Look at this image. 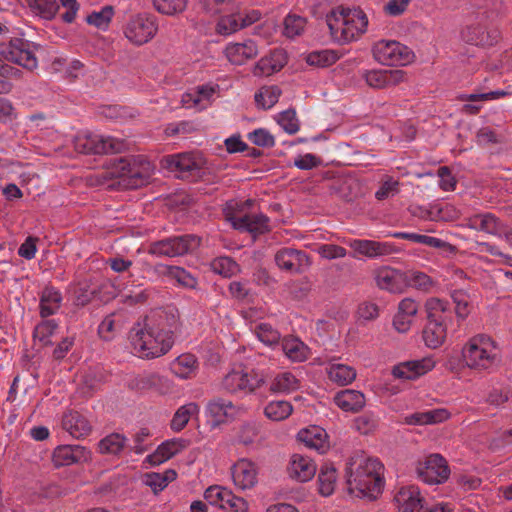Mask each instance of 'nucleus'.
<instances>
[{
	"label": "nucleus",
	"mask_w": 512,
	"mask_h": 512,
	"mask_svg": "<svg viewBox=\"0 0 512 512\" xmlns=\"http://www.w3.org/2000/svg\"><path fill=\"white\" fill-rule=\"evenodd\" d=\"M384 466L363 451L352 453L345 464V479L350 494L376 499L384 487Z\"/></svg>",
	"instance_id": "obj_1"
},
{
	"label": "nucleus",
	"mask_w": 512,
	"mask_h": 512,
	"mask_svg": "<svg viewBox=\"0 0 512 512\" xmlns=\"http://www.w3.org/2000/svg\"><path fill=\"white\" fill-rule=\"evenodd\" d=\"M297 438L300 442L310 449H314L323 454L329 449L327 432L319 426H311L301 429Z\"/></svg>",
	"instance_id": "obj_29"
},
{
	"label": "nucleus",
	"mask_w": 512,
	"mask_h": 512,
	"mask_svg": "<svg viewBox=\"0 0 512 512\" xmlns=\"http://www.w3.org/2000/svg\"><path fill=\"white\" fill-rule=\"evenodd\" d=\"M126 437L119 433H111L98 443L99 452L102 454H119L126 445Z\"/></svg>",
	"instance_id": "obj_54"
},
{
	"label": "nucleus",
	"mask_w": 512,
	"mask_h": 512,
	"mask_svg": "<svg viewBox=\"0 0 512 512\" xmlns=\"http://www.w3.org/2000/svg\"><path fill=\"white\" fill-rule=\"evenodd\" d=\"M333 400L338 408L351 413L359 412L366 404L365 395L353 389H345L337 392Z\"/></svg>",
	"instance_id": "obj_31"
},
{
	"label": "nucleus",
	"mask_w": 512,
	"mask_h": 512,
	"mask_svg": "<svg viewBox=\"0 0 512 512\" xmlns=\"http://www.w3.org/2000/svg\"><path fill=\"white\" fill-rule=\"evenodd\" d=\"M286 63V53L281 49H275L256 63L253 74L258 77L270 76L280 71Z\"/></svg>",
	"instance_id": "obj_26"
},
{
	"label": "nucleus",
	"mask_w": 512,
	"mask_h": 512,
	"mask_svg": "<svg viewBox=\"0 0 512 512\" xmlns=\"http://www.w3.org/2000/svg\"><path fill=\"white\" fill-rule=\"evenodd\" d=\"M177 477L176 471L169 469L166 470L164 473H148L145 476V483L151 489L157 493L159 491H162L167 485L174 481Z\"/></svg>",
	"instance_id": "obj_58"
},
{
	"label": "nucleus",
	"mask_w": 512,
	"mask_h": 512,
	"mask_svg": "<svg viewBox=\"0 0 512 512\" xmlns=\"http://www.w3.org/2000/svg\"><path fill=\"white\" fill-rule=\"evenodd\" d=\"M26 2L32 13L44 20H53L60 8L57 0H26Z\"/></svg>",
	"instance_id": "obj_49"
},
{
	"label": "nucleus",
	"mask_w": 512,
	"mask_h": 512,
	"mask_svg": "<svg viewBox=\"0 0 512 512\" xmlns=\"http://www.w3.org/2000/svg\"><path fill=\"white\" fill-rule=\"evenodd\" d=\"M165 167L171 172L178 173V177L185 178L194 171L202 168V159L192 153H180L164 158Z\"/></svg>",
	"instance_id": "obj_17"
},
{
	"label": "nucleus",
	"mask_w": 512,
	"mask_h": 512,
	"mask_svg": "<svg viewBox=\"0 0 512 512\" xmlns=\"http://www.w3.org/2000/svg\"><path fill=\"white\" fill-rule=\"evenodd\" d=\"M62 426L75 438L87 436L91 431L90 422L85 416L76 411H70L63 416Z\"/></svg>",
	"instance_id": "obj_38"
},
{
	"label": "nucleus",
	"mask_w": 512,
	"mask_h": 512,
	"mask_svg": "<svg viewBox=\"0 0 512 512\" xmlns=\"http://www.w3.org/2000/svg\"><path fill=\"white\" fill-rule=\"evenodd\" d=\"M274 260L280 270L291 274H302L311 266L310 256L292 247L279 249L274 255Z\"/></svg>",
	"instance_id": "obj_13"
},
{
	"label": "nucleus",
	"mask_w": 512,
	"mask_h": 512,
	"mask_svg": "<svg viewBox=\"0 0 512 512\" xmlns=\"http://www.w3.org/2000/svg\"><path fill=\"white\" fill-rule=\"evenodd\" d=\"M211 270L223 277L229 278L240 271L239 265L230 257L221 256L213 259L210 263Z\"/></svg>",
	"instance_id": "obj_57"
},
{
	"label": "nucleus",
	"mask_w": 512,
	"mask_h": 512,
	"mask_svg": "<svg viewBox=\"0 0 512 512\" xmlns=\"http://www.w3.org/2000/svg\"><path fill=\"white\" fill-rule=\"evenodd\" d=\"M419 305L412 298H404L398 305V311L393 319L394 328L400 333H406L418 313Z\"/></svg>",
	"instance_id": "obj_27"
},
{
	"label": "nucleus",
	"mask_w": 512,
	"mask_h": 512,
	"mask_svg": "<svg viewBox=\"0 0 512 512\" xmlns=\"http://www.w3.org/2000/svg\"><path fill=\"white\" fill-rule=\"evenodd\" d=\"M367 85L375 89H384L398 85L405 80V72L403 70H366L363 72Z\"/></svg>",
	"instance_id": "obj_20"
},
{
	"label": "nucleus",
	"mask_w": 512,
	"mask_h": 512,
	"mask_svg": "<svg viewBox=\"0 0 512 512\" xmlns=\"http://www.w3.org/2000/svg\"><path fill=\"white\" fill-rule=\"evenodd\" d=\"M74 148L83 154L118 153L125 148L124 141L112 136L79 132L73 140Z\"/></svg>",
	"instance_id": "obj_7"
},
{
	"label": "nucleus",
	"mask_w": 512,
	"mask_h": 512,
	"mask_svg": "<svg viewBox=\"0 0 512 512\" xmlns=\"http://www.w3.org/2000/svg\"><path fill=\"white\" fill-rule=\"evenodd\" d=\"M129 338L133 353L140 358L147 359L165 355L174 343V340H170L164 334H157L146 325L143 328L132 330Z\"/></svg>",
	"instance_id": "obj_5"
},
{
	"label": "nucleus",
	"mask_w": 512,
	"mask_h": 512,
	"mask_svg": "<svg viewBox=\"0 0 512 512\" xmlns=\"http://www.w3.org/2000/svg\"><path fill=\"white\" fill-rule=\"evenodd\" d=\"M57 329L58 323L55 320H44L35 327L33 335L43 345H50L52 343L51 337Z\"/></svg>",
	"instance_id": "obj_64"
},
{
	"label": "nucleus",
	"mask_w": 512,
	"mask_h": 512,
	"mask_svg": "<svg viewBox=\"0 0 512 512\" xmlns=\"http://www.w3.org/2000/svg\"><path fill=\"white\" fill-rule=\"evenodd\" d=\"M427 320L449 325L452 322V312L448 301L437 297L428 298L425 302Z\"/></svg>",
	"instance_id": "obj_34"
},
{
	"label": "nucleus",
	"mask_w": 512,
	"mask_h": 512,
	"mask_svg": "<svg viewBox=\"0 0 512 512\" xmlns=\"http://www.w3.org/2000/svg\"><path fill=\"white\" fill-rule=\"evenodd\" d=\"M283 26V34L288 38H294L305 30L306 19L296 14H288L284 19Z\"/></svg>",
	"instance_id": "obj_61"
},
{
	"label": "nucleus",
	"mask_w": 512,
	"mask_h": 512,
	"mask_svg": "<svg viewBox=\"0 0 512 512\" xmlns=\"http://www.w3.org/2000/svg\"><path fill=\"white\" fill-rule=\"evenodd\" d=\"M215 94V88L209 85L198 86L182 96V104L186 108L203 110L210 105L211 98Z\"/></svg>",
	"instance_id": "obj_33"
},
{
	"label": "nucleus",
	"mask_w": 512,
	"mask_h": 512,
	"mask_svg": "<svg viewBox=\"0 0 512 512\" xmlns=\"http://www.w3.org/2000/svg\"><path fill=\"white\" fill-rule=\"evenodd\" d=\"M227 60L233 65H243L258 54L256 43L248 39L244 42L228 43L224 49Z\"/></svg>",
	"instance_id": "obj_24"
},
{
	"label": "nucleus",
	"mask_w": 512,
	"mask_h": 512,
	"mask_svg": "<svg viewBox=\"0 0 512 512\" xmlns=\"http://www.w3.org/2000/svg\"><path fill=\"white\" fill-rule=\"evenodd\" d=\"M375 60L383 65H406L413 59V52L395 40H380L373 46Z\"/></svg>",
	"instance_id": "obj_9"
},
{
	"label": "nucleus",
	"mask_w": 512,
	"mask_h": 512,
	"mask_svg": "<svg viewBox=\"0 0 512 512\" xmlns=\"http://www.w3.org/2000/svg\"><path fill=\"white\" fill-rule=\"evenodd\" d=\"M337 483V471L329 464H325L321 467L318 475V491L324 496H331L336 487Z\"/></svg>",
	"instance_id": "obj_48"
},
{
	"label": "nucleus",
	"mask_w": 512,
	"mask_h": 512,
	"mask_svg": "<svg viewBox=\"0 0 512 512\" xmlns=\"http://www.w3.org/2000/svg\"><path fill=\"white\" fill-rule=\"evenodd\" d=\"M89 459L90 452L80 445H60L52 453V462L57 468L86 462Z\"/></svg>",
	"instance_id": "obj_18"
},
{
	"label": "nucleus",
	"mask_w": 512,
	"mask_h": 512,
	"mask_svg": "<svg viewBox=\"0 0 512 512\" xmlns=\"http://www.w3.org/2000/svg\"><path fill=\"white\" fill-rule=\"evenodd\" d=\"M154 172V165L144 155H133L110 160L101 176L120 178L129 188L144 185Z\"/></svg>",
	"instance_id": "obj_4"
},
{
	"label": "nucleus",
	"mask_w": 512,
	"mask_h": 512,
	"mask_svg": "<svg viewBox=\"0 0 512 512\" xmlns=\"http://www.w3.org/2000/svg\"><path fill=\"white\" fill-rule=\"evenodd\" d=\"M52 67L55 71H59L65 74L66 77L71 79L78 78L84 69V65L79 60L73 59L71 61H67L64 58H56L52 62Z\"/></svg>",
	"instance_id": "obj_60"
},
{
	"label": "nucleus",
	"mask_w": 512,
	"mask_h": 512,
	"mask_svg": "<svg viewBox=\"0 0 512 512\" xmlns=\"http://www.w3.org/2000/svg\"><path fill=\"white\" fill-rule=\"evenodd\" d=\"M188 446V441L177 438L163 442L156 451L146 457V461L151 465H159Z\"/></svg>",
	"instance_id": "obj_32"
},
{
	"label": "nucleus",
	"mask_w": 512,
	"mask_h": 512,
	"mask_svg": "<svg viewBox=\"0 0 512 512\" xmlns=\"http://www.w3.org/2000/svg\"><path fill=\"white\" fill-rule=\"evenodd\" d=\"M145 325L157 334H164L173 340L174 331L178 326V317L173 310L157 309L146 317Z\"/></svg>",
	"instance_id": "obj_16"
},
{
	"label": "nucleus",
	"mask_w": 512,
	"mask_h": 512,
	"mask_svg": "<svg viewBox=\"0 0 512 512\" xmlns=\"http://www.w3.org/2000/svg\"><path fill=\"white\" fill-rule=\"evenodd\" d=\"M434 366L435 362L429 357L411 360L396 365L392 370V374L396 378L414 380L431 371Z\"/></svg>",
	"instance_id": "obj_23"
},
{
	"label": "nucleus",
	"mask_w": 512,
	"mask_h": 512,
	"mask_svg": "<svg viewBox=\"0 0 512 512\" xmlns=\"http://www.w3.org/2000/svg\"><path fill=\"white\" fill-rule=\"evenodd\" d=\"M462 38L473 45L492 46L498 42L500 33L496 29L487 30L481 25H471L462 31Z\"/></svg>",
	"instance_id": "obj_30"
},
{
	"label": "nucleus",
	"mask_w": 512,
	"mask_h": 512,
	"mask_svg": "<svg viewBox=\"0 0 512 512\" xmlns=\"http://www.w3.org/2000/svg\"><path fill=\"white\" fill-rule=\"evenodd\" d=\"M281 89L278 86H264L255 93V102L263 109L272 108L279 100Z\"/></svg>",
	"instance_id": "obj_55"
},
{
	"label": "nucleus",
	"mask_w": 512,
	"mask_h": 512,
	"mask_svg": "<svg viewBox=\"0 0 512 512\" xmlns=\"http://www.w3.org/2000/svg\"><path fill=\"white\" fill-rule=\"evenodd\" d=\"M124 325V316L122 313L115 312L107 315L98 327V333L104 340H111Z\"/></svg>",
	"instance_id": "obj_47"
},
{
	"label": "nucleus",
	"mask_w": 512,
	"mask_h": 512,
	"mask_svg": "<svg viewBox=\"0 0 512 512\" xmlns=\"http://www.w3.org/2000/svg\"><path fill=\"white\" fill-rule=\"evenodd\" d=\"M124 37L134 46H142L150 42L158 32L156 18L148 13L130 16L122 26Z\"/></svg>",
	"instance_id": "obj_6"
},
{
	"label": "nucleus",
	"mask_w": 512,
	"mask_h": 512,
	"mask_svg": "<svg viewBox=\"0 0 512 512\" xmlns=\"http://www.w3.org/2000/svg\"><path fill=\"white\" fill-rule=\"evenodd\" d=\"M268 218L263 214H247L232 218L233 226L238 230L247 231L253 235L263 234L268 230Z\"/></svg>",
	"instance_id": "obj_35"
},
{
	"label": "nucleus",
	"mask_w": 512,
	"mask_h": 512,
	"mask_svg": "<svg viewBox=\"0 0 512 512\" xmlns=\"http://www.w3.org/2000/svg\"><path fill=\"white\" fill-rule=\"evenodd\" d=\"M199 368L197 358L190 353L181 354L171 363V370L180 379H191Z\"/></svg>",
	"instance_id": "obj_40"
},
{
	"label": "nucleus",
	"mask_w": 512,
	"mask_h": 512,
	"mask_svg": "<svg viewBox=\"0 0 512 512\" xmlns=\"http://www.w3.org/2000/svg\"><path fill=\"white\" fill-rule=\"evenodd\" d=\"M262 384V378L241 367L232 369L225 375L222 381V387L229 393L249 394Z\"/></svg>",
	"instance_id": "obj_12"
},
{
	"label": "nucleus",
	"mask_w": 512,
	"mask_h": 512,
	"mask_svg": "<svg viewBox=\"0 0 512 512\" xmlns=\"http://www.w3.org/2000/svg\"><path fill=\"white\" fill-rule=\"evenodd\" d=\"M465 367L476 372H492L501 362L500 349L487 334H476L469 338L461 350Z\"/></svg>",
	"instance_id": "obj_2"
},
{
	"label": "nucleus",
	"mask_w": 512,
	"mask_h": 512,
	"mask_svg": "<svg viewBox=\"0 0 512 512\" xmlns=\"http://www.w3.org/2000/svg\"><path fill=\"white\" fill-rule=\"evenodd\" d=\"M328 378L339 386H347L356 378V370L346 364H331L326 368Z\"/></svg>",
	"instance_id": "obj_46"
},
{
	"label": "nucleus",
	"mask_w": 512,
	"mask_h": 512,
	"mask_svg": "<svg viewBox=\"0 0 512 512\" xmlns=\"http://www.w3.org/2000/svg\"><path fill=\"white\" fill-rule=\"evenodd\" d=\"M417 477L430 485L444 483L450 475L447 461L440 454H431L416 465Z\"/></svg>",
	"instance_id": "obj_11"
},
{
	"label": "nucleus",
	"mask_w": 512,
	"mask_h": 512,
	"mask_svg": "<svg viewBox=\"0 0 512 512\" xmlns=\"http://www.w3.org/2000/svg\"><path fill=\"white\" fill-rule=\"evenodd\" d=\"M231 473L234 485L240 490L252 489L257 484V468L250 460H238L232 466Z\"/></svg>",
	"instance_id": "obj_21"
},
{
	"label": "nucleus",
	"mask_w": 512,
	"mask_h": 512,
	"mask_svg": "<svg viewBox=\"0 0 512 512\" xmlns=\"http://www.w3.org/2000/svg\"><path fill=\"white\" fill-rule=\"evenodd\" d=\"M254 331L257 338L267 346L277 345L281 340L280 333L268 323L256 325Z\"/></svg>",
	"instance_id": "obj_63"
},
{
	"label": "nucleus",
	"mask_w": 512,
	"mask_h": 512,
	"mask_svg": "<svg viewBox=\"0 0 512 512\" xmlns=\"http://www.w3.org/2000/svg\"><path fill=\"white\" fill-rule=\"evenodd\" d=\"M336 191L345 201L351 202L363 195L360 181L354 177H346L340 180Z\"/></svg>",
	"instance_id": "obj_51"
},
{
	"label": "nucleus",
	"mask_w": 512,
	"mask_h": 512,
	"mask_svg": "<svg viewBox=\"0 0 512 512\" xmlns=\"http://www.w3.org/2000/svg\"><path fill=\"white\" fill-rule=\"evenodd\" d=\"M450 417V413L444 408L415 412L405 416L407 425H434L444 422Z\"/></svg>",
	"instance_id": "obj_37"
},
{
	"label": "nucleus",
	"mask_w": 512,
	"mask_h": 512,
	"mask_svg": "<svg viewBox=\"0 0 512 512\" xmlns=\"http://www.w3.org/2000/svg\"><path fill=\"white\" fill-rule=\"evenodd\" d=\"M463 225L478 232H484L493 236L502 237V222L498 217L489 212L477 213L466 217L464 219Z\"/></svg>",
	"instance_id": "obj_19"
},
{
	"label": "nucleus",
	"mask_w": 512,
	"mask_h": 512,
	"mask_svg": "<svg viewBox=\"0 0 512 512\" xmlns=\"http://www.w3.org/2000/svg\"><path fill=\"white\" fill-rule=\"evenodd\" d=\"M0 55L5 61L22 66L29 71L38 66L31 44L24 39L15 38L9 43L0 44Z\"/></svg>",
	"instance_id": "obj_10"
},
{
	"label": "nucleus",
	"mask_w": 512,
	"mask_h": 512,
	"mask_svg": "<svg viewBox=\"0 0 512 512\" xmlns=\"http://www.w3.org/2000/svg\"><path fill=\"white\" fill-rule=\"evenodd\" d=\"M154 9L166 16L182 14L188 5V0H152Z\"/></svg>",
	"instance_id": "obj_56"
},
{
	"label": "nucleus",
	"mask_w": 512,
	"mask_h": 512,
	"mask_svg": "<svg viewBox=\"0 0 512 512\" xmlns=\"http://www.w3.org/2000/svg\"><path fill=\"white\" fill-rule=\"evenodd\" d=\"M230 493L231 490L226 487L213 485L206 489L204 497L209 504L222 509L229 500Z\"/></svg>",
	"instance_id": "obj_62"
},
{
	"label": "nucleus",
	"mask_w": 512,
	"mask_h": 512,
	"mask_svg": "<svg viewBox=\"0 0 512 512\" xmlns=\"http://www.w3.org/2000/svg\"><path fill=\"white\" fill-rule=\"evenodd\" d=\"M200 243L201 239L192 234L175 236L152 242L148 253L157 257H177L194 251Z\"/></svg>",
	"instance_id": "obj_8"
},
{
	"label": "nucleus",
	"mask_w": 512,
	"mask_h": 512,
	"mask_svg": "<svg viewBox=\"0 0 512 512\" xmlns=\"http://www.w3.org/2000/svg\"><path fill=\"white\" fill-rule=\"evenodd\" d=\"M134 386L139 390H154L159 394H167L172 389L171 381L158 373H145L134 380Z\"/></svg>",
	"instance_id": "obj_36"
},
{
	"label": "nucleus",
	"mask_w": 512,
	"mask_h": 512,
	"mask_svg": "<svg viewBox=\"0 0 512 512\" xmlns=\"http://www.w3.org/2000/svg\"><path fill=\"white\" fill-rule=\"evenodd\" d=\"M406 276V287H412L423 293L435 292L438 288L437 280L433 279L428 274L412 270L405 273Z\"/></svg>",
	"instance_id": "obj_44"
},
{
	"label": "nucleus",
	"mask_w": 512,
	"mask_h": 512,
	"mask_svg": "<svg viewBox=\"0 0 512 512\" xmlns=\"http://www.w3.org/2000/svg\"><path fill=\"white\" fill-rule=\"evenodd\" d=\"M448 325L437 322L427 321L423 330V340L429 348H438L441 346L447 336Z\"/></svg>",
	"instance_id": "obj_45"
},
{
	"label": "nucleus",
	"mask_w": 512,
	"mask_h": 512,
	"mask_svg": "<svg viewBox=\"0 0 512 512\" xmlns=\"http://www.w3.org/2000/svg\"><path fill=\"white\" fill-rule=\"evenodd\" d=\"M348 246L353 250L352 257L357 258L358 255L367 258H379L397 253L398 250L392 242H379L367 239H352L347 242Z\"/></svg>",
	"instance_id": "obj_14"
},
{
	"label": "nucleus",
	"mask_w": 512,
	"mask_h": 512,
	"mask_svg": "<svg viewBox=\"0 0 512 512\" xmlns=\"http://www.w3.org/2000/svg\"><path fill=\"white\" fill-rule=\"evenodd\" d=\"M293 411L289 401L278 400L269 402L264 408V414L272 421H282L288 418Z\"/></svg>",
	"instance_id": "obj_53"
},
{
	"label": "nucleus",
	"mask_w": 512,
	"mask_h": 512,
	"mask_svg": "<svg viewBox=\"0 0 512 512\" xmlns=\"http://www.w3.org/2000/svg\"><path fill=\"white\" fill-rule=\"evenodd\" d=\"M316 470L317 467L313 460L301 454H293L287 468L289 476L299 482L312 479Z\"/></svg>",
	"instance_id": "obj_25"
},
{
	"label": "nucleus",
	"mask_w": 512,
	"mask_h": 512,
	"mask_svg": "<svg viewBox=\"0 0 512 512\" xmlns=\"http://www.w3.org/2000/svg\"><path fill=\"white\" fill-rule=\"evenodd\" d=\"M331 37L340 44L357 40L367 30L368 18L358 8L338 7L326 17Z\"/></svg>",
	"instance_id": "obj_3"
},
{
	"label": "nucleus",
	"mask_w": 512,
	"mask_h": 512,
	"mask_svg": "<svg viewBox=\"0 0 512 512\" xmlns=\"http://www.w3.org/2000/svg\"><path fill=\"white\" fill-rule=\"evenodd\" d=\"M154 271L159 275H164L175 280L178 284L186 288H195L197 285L196 278L179 266L157 264L154 267Z\"/></svg>",
	"instance_id": "obj_41"
},
{
	"label": "nucleus",
	"mask_w": 512,
	"mask_h": 512,
	"mask_svg": "<svg viewBox=\"0 0 512 512\" xmlns=\"http://www.w3.org/2000/svg\"><path fill=\"white\" fill-rule=\"evenodd\" d=\"M198 413L199 406L194 402L179 407L171 420V429L176 432L181 431L187 425L190 418Z\"/></svg>",
	"instance_id": "obj_52"
},
{
	"label": "nucleus",
	"mask_w": 512,
	"mask_h": 512,
	"mask_svg": "<svg viewBox=\"0 0 512 512\" xmlns=\"http://www.w3.org/2000/svg\"><path fill=\"white\" fill-rule=\"evenodd\" d=\"M400 192V182L398 179L384 175L379 183V188L375 192V198L378 201H383L394 197Z\"/></svg>",
	"instance_id": "obj_59"
},
{
	"label": "nucleus",
	"mask_w": 512,
	"mask_h": 512,
	"mask_svg": "<svg viewBox=\"0 0 512 512\" xmlns=\"http://www.w3.org/2000/svg\"><path fill=\"white\" fill-rule=\"evenodd\" d=\"M281 346L285 356L292 362H303L310 355L309 347L296 337H284L281 340Z\"/></svg>",
	"instance_id": "obj_43"
},
{
	"label": "nucleus",
	"mask_w": 512,
	"mask_h": 512,
	"mask_svg": "<svg viewBox=\"0 0 512 512\" xmlns=\"http://www.w3.org/2000/svg\"><path fill=\"white\" fill-rule=\"evenodd\" d=\"M374 280L377 287L390 293L401 294L406 289L405 273L391 268L382 266L374 270Z\"/></svg>",
	"instance_id": "obj_15"
},
{
	"label": "nucleus",
	"mask_w": 512,
	"mask_h": 512,
	"mask_svg": "<svg viewBox=\"0 0 512 512\" xmlns=\"http://www.w3.org/2000/svg\"><path fill=\"white\" fill-rule=\"evenodd\" d=\"M399 512H418L423 507V497L417 486L401 487L395 495Z\"/></svg>",
	"instance_id": "obj_28"
},
{
	"label": "nucleus",
	"mask_w": 512,
	"mask_h": 512,
	"mask_svg": "<svg viewBox=\"0 0 512 512\" xmlns=\"http://www.w3.org/2000/svg\"><path fill=\"white\" fill-rule=\"evenodd\" d=\"M238 413L236 406L222 398L212 399L207 403L206 415L210 418L213 427L231 421Z\"/></svg>",
	"instance_id": "obj_22"
},
{
	"label": "nucleus",
	"mask_w": 512,
	"mask_h": 512,
	"mask_svg": "<svg viewBox=\"0 0 512 512\" xmlns=\"http://www.w3.org/2000/svg\"><path fill=\"white\" fill-rule=\"evenodd\" d=\"M451 298L455 305V314L458 321H464L472 311L471 295L463 289H458L452 291Z\"/></svg>",
	"instance_id": "obj_50"
},
{
	"label": "nucleus",
	"mask_w": 512,
	"mask_h": 512,
	"mask_svg": "<svg viewBox=\"0 0 512 512\" xmlns=\"http://www.w3.org/2000/svg\"><path fill=\"white\" fill-rule=\"evenodd\" d=\"M62 295L59 290L52 286H46L40 294V315L49 317L54 315L61 307Z\"/></svg>",
	"instance_id": "obj_42"
},
{
	"label": "nucleus",
	"mask_w": 512,
	"mask_h": 512,
	"mask_svg": "<svg viewBox=\"0 0 512 512\" xmlns=\"http://www.w3.org/2000/svg\"><path fill=\"white\" fill-rule=\"evenodd\" d=\"M300 388L299 378L290 371H282L275 374L269 385V390L272 393L289 394L297 391Z\"/></svg>",
	"instance_id": "obj_39"
}]
</instances>
